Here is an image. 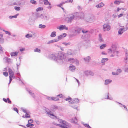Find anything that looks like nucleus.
I'll return each mask as SVG.
<instances>
[{"instance_id": "63", "label": "nucleus", "mask_w": 128, "mask_h": 128, "mask_svg": "<svg viewBox=\"0 0 128 128\" xmlns=\"http://www.w3.org/2000/svg\"><path fill=\"white\" fill-rule=\"evenodd\" d=\"M73 0H67L66 1V3L70 2V3H72V2Z\"/></svg>"}, {"instance_id": "1", "label": "nucleus", "mask_w": 128, "mask_h": 128, "mask_svg": "<svg viewBox=\"0 0 128 128\" xmlns=\"http://www.w3.org/2000/svg\"><path fill=\"white\" fill-rule=\"evenodd\" d=\"M64 56V54L61 52H59L58 54H50L48 56L49 58L54 60L56 62L59 64H61L63 63Z\"/></svg>"}, {"instance_id": "27", "label": "nucleus", "mask_w": 128, "mask_h": 128, "mask_svg": "<svg viewBox=\"0 0 128 128\" xmlns=\"http://www.w3.org/2000/svg\"><path fill=\"white\" fill-rule=\"evenodd\" d=\"M65 37V36H64L62 35H61L58 36V38L56 40V42L58 41L59 40L62 38H63Z\"/></svg>"}, {"instance_id": "43", "label": "nucleus", "mask_w": 128, "mask_h": 128, "mask_svg": "<svg viewBox=\"0 0 128 128\" xmlns=\"http://www.w3.org/2000/svg\"><path fill=\"white\" fill-rule=\"evenodd\" d=\"M58 107L57 106H52V110L53 111L55 110H56L58 108Z\"/></svg>"}, {"instance_id": "35", "label": "nucleus", "mask_w": 128, "mask_h": 128, "mask_svg": "<svg viewBox=\"0 0 128 128\" xmlns=\"http://www.w3.org/2000/svg\"><path fill=\"white\" fill-rule=\"evenodd\" d=\"M56 32H55L54 31L52 32L50 35L51 37H54L56 35Z\"/></svg>"}, {"instance_id": "31", "label": "nucleus", "mask_w": 128, "mask_h": 128, "mask_svg": "<svg viewBox=\"0 0 128 128\" xmlns=\"http://www.w3.org/2000/svg\"><path fill=\"white\" fill-rule=\"evenodd\" d=\"M50 17L49 15H46L44 14V20H48L49 19Z\"/></svg>"}, {"instance_id": "5", "label": "nucleus", "mask_w": 128, "mask_h": 128, "mask_svg": "<svg viewBox=\"0 0 128 128\" xmlns=\"http://www.w3.org/2000/svg\"><path fill=\"white\" fill-rule=\"evenodd\" d=\"M121 27L123 28H120L118 31V34L120 35L122 34L124 32L128 29V28L127 26L126 27H124V26H121Z\"/></svg>"}, {"instance_id": "11", "label": "nucleus", "mask_w": 128, "mask_h": 128, "mask_svg": "<svg viewBox=\"0 0 128 128\" xmlns=\"http://www.w3.org/2000/svg\"><path fill=\"white\" fill-rule=\"evenodd\" d=\"M122 70L120 69H117L116 71V72H112V74L113 75H118L119 74L121 73L122 72Z\"/></svg>"}, {"instance_id": "21", "label": "nucleus", "mask_w": 128, "mask_h": 128, "mask_svg": "<svg viewBox=\"0 0 128 128\" xmlns=\"http://www.w3.org/2000/svg\"><path fill=\"white\" fill-rule=\"evenodd\" d=\"M3 36V34L1 33H0V41L2 43H3L4 42V39Z\"/></svg>"}, {"instance_id": "45", "label": "nucleus", "mask_w": 128, "mask_h": 128, "mask_svg": "<svg viewBox=\"0 0 128 128\" xmlns=\"http://www.w3.org/2000/svg\"><path fill=\"white\" fill-rule=\"evenodd\" d=\"M14 8L17 11H19L20 9V8L19 6H15Z\"/></svg>"}, {"instance_id": "26", "label": "nucleus", "mask_w": 128, "mask_h": 128, "mask_svg": "<svg viewBox=\"0 0 128 128\" xmlns=\"http://www.w3.org/2000/svg\"><path fill=\"white\" fill-rule=\"evenodd\" d=\"M104 6V4L102 2L101 3L96 5V6L97 8H99L102 7Z\"/></svg>"}, {"instance_id": "28", "label": "nucleus", "mask_w": 128, "mask_h": 128, "mask_svg": "<svg viewBox=\"0 0 128 128\" xmlns=\"http://www.w3.org/2000/svg\"><path fill=\"white\" fill-rule=\"evenodd\" d=\"M22 117L23 118H30V115L28 114V113L26 112V115L23 116H22Z\"/></svg>"}, {"instance_id": "41", "label": "nucleus", "mask_w": 128, "mask_h": 128, "mask_svg": "<svg viewBox=\"0 0 128 128\" xmlns=\"http://www.w3.org/2000/svg\"><path fill=\"white\" fill-rule=\"evenodd\" d=\"M28 92L32 96L33 98H34L35 97L34 94V93H32V92H31V91L30 90H28Z\"/></svg>"}, {"instance_id": "47", "label": "nucleus", "mask_w": 128, "mask_h": 128, "mask_svg": "<svg viewBox=\"0 0 128 128\" xmlns=\"http://www.w3.org/2000/svg\"><path fill=\"white\" fill-rule=\"evenodd\" d=\"M43 10V8L42 7H39L36 10L37 12H38Z\"/></svg>"}, {"instance_id": "48", "label": "nucleus", "mask_w": 128, "mask_h": 128, "mask_svg": "<svg viewBox=\"0 0 128 128\" xmlns=\"http://www.w3.org/2000/svg\"><path fill=\"white\" fill-rule=\"evenodd\" d=\"M30 2L33 4H36V2L34 0H31L30 1Z\"/></svg>"}, {"instance_id": "23", "label": "nucleus", "mask_w": 128, "mask_h": 128, "mask_svg": "<svg viewBox=\"0 0 128 128\" xmlns=\"http://www.w3.org/2000/svg\"><path fill=\"white\" fill-rule=\"evenodd\" d=\"M78 122L77 120L76 117L74 118L71 120V122L72 123H76Z\"/></svg>"}, {"instance_id": "58", "label": "nucleus", "mask_w": 128, "mask_h": 128, "mask_svg": "<svg viewBox=\"0 0 128 128\" xmlns=\"http://www.w3.org/2000/svg\"><path fill=\"white\" fill-rule=\"evenodd\" d=\"M71 51L70 50H69L67 52V54L69 55H72V54L71 52Z\"/></svg>"}, {"instance_id": "53", "label": "nucleus", "mask_w": 128, "mask_h": 128, "mask_svg": "<svg viewBox=\"0 0 128 128\" xmlns=\"http://www.w3.org/2000/svg\"><path fill=\"white\" fill-rule=\"evenodd\" d=\"M71 106L72 108H73L74 109H75L77 110V108H78V106H74V105H72Z\"/></svg>"}, {"instance_id": "19", "label": "nucleus", "mask_w": 128, "mask_h": 128, "mask_svg": "<svg viewBox=\"0 0 128 128\" xmlns=\"http://www.w3.org/2000/svg\"><path fill=\"white\" fill-rule=\"evenodd\" d=\"M61 123L62 124H57L56 123H54V124L56 126H58L60 127L61 128H64L65 127V124H64L62 123Z\"/></svg>"}, {"instance_id": "6", "label": "nucleus", "mask_w": 128, "mask_h": 128, "mask_svg": "<svg viewBox=\"0 0 128 128\" xmlns=\"http://www.w3.org/2000/svg\"><path fill=\"white\" fill-rule=\"evenodd\" d=\"M58 122L60 123H62L63 124H65V127L64 128H68L67 126L68 127L70 126V125L68 123L66 122L65 120H63L61 119H60L58 120Z\"/></svg>"}, {"instance_id": "60", "label": "nucleus", "mask_w": 128, "mask_h": 128, "mask_svg": "<svg viewBox=\"0 0 128 128\" xmlns=\"http://www.w3.org/2000/svg\"><path fill=\"white\" fill-rule=\"evenodd\" d=\"M70 42H68L67 43H66V42H63L62 43V44H65L66 46H67L68 45H70Z\"/></svg>"}, {"instance_id": "2", "label": "nucleus", "mask_w": 128, "mask_h": 128, "mask_svg": "<svg viewBox=\"0 0 128 128\" xmlns=\"http://www.w3.org/2000/svg\"><path fill=\"white\" fill-rule=\"evenodd\" d=\"M25 4V2L22 0H16L13 1L12 3V5H16L18 6H24Z\"/></svg>"}, {"instance_id": "17", "label": "nucleus", "mask_w": 128, "mask_h": 128, "mask_svg": "<svg viewBox=\"0 0 128 128\" xmlns=\"http://www.w3.org/2000/svg\"><path fill=\"white\" fill-rule=\"evenodd\" d=\"M84 60L86 62H88L91 60V58L90 56H88L84 58Z\"/></svg>"}, {"instance_id": "14", "label": "nucleus", "mask_w": 128, "mask_h": 128, "mask_svg": "<svg viewBox=\"0 0 128 128\" xmlns=\"http://www.w3.org/2000/svg\"><path fill=\"white\" fill-rule=\"evenodd\" d=\"M76 68L72 64H70L69 67V70L72 72H74Z\"/></svg>"}, {"instance_id": "51", "label": "nucleus", "mask_w": 128, "mask_h": 128, "mask_svg": "<svg viewBox=\"0 0 128 128\" xmlns=\"http://www.w3.org/2000/svg\"><path fill=\"white\" fill-rule=\"evenodd\" d=\"M74 63L75 64L77 65H78L79 64L78 60L76 59H75Z\"/></svg>"}, {"instance_id": "4", "label": "nucleus", "mask_w": 128, "mask_h": 128, "mask_svg": "<svg viewBox=\"0 0 128 128\" xmlns=\"http://www.w3.org/2000/svg\"><path fill=\"white\" fill-rule=\"evenodd\" d=\"M112 52L114 55H116L118 56V54L119 53V52L117 50V48L116 46L114 44H112Z\"/></svg>"}, {"instance_id": "24", "label": "nucleus", "mask_w": 128, "mask_h": 128, "mask_svg": "<svg viewBox=\"0 0 128 128\" xmlns=\"http://www.w3.org/2000/svg\"><path fill=\"white\" fill-rule=\"evenodd\" d=\"M112 82V80H110L106 79L105 80L104 84L106 85H107L111 82Z\"/></svg>"}, {"instance_id": "9", "label": "nucleus", "mask_w": 128, "mask_h": 128, "mask_svg": "<svg viewBox=\"0 0 128 128\" xmlns=\"http://www.w3.org/2000/svg\"><path fill=\"white\" fill-rule=\"evenodd\" d=\"M70 16L67 18H68V23H71L72 21V20L74 19L75 16L73 14H71L70 15Z\"/></svg>"}, {"instance_id": "34", "label": "nucleus", "mask_w": 128, "mask_h": 128, "mask_svg": "<svg viewBox=\"0 0 128 128\" xmlns=\"http://www.w3.org/2000/svg\"><path fill=\"white\" fill-rule=\"evenodd\" d=\"M46 26L44 25H42L41 24H39L38 28H40L43 29L44 28L46 27Z\"/></svg>"}, {"instance_id": "30", "label": "nucleus", "mask_w": 128, "mask_h": 128, "mask_svg": "<svg viewBox=\"0 0 128 128\" xmlns=\"http://www.w3.org/2000/svg\"><path fill=\"white\" fill-rule=\"evenodd\" d=\"M19 15L18 14H17L15 15L14 16H10L8 18L10 19H12L14 18H17V16H18Z\"/></svg>"}, {"instance_id": "25", "label": "nucleus", "mask_w": 128, "mask_h": 128, "mask_svg": "<svg viewBox=\"0 0 128 128\" xmlns=\"http://www.w3.org/2000/svg\"><path fill=\"white\" fill-rule=\"evenodd\" d=\"M3 100L6 102H7V100L8 101V102L9 104H11V101L10 100L9 98H7V99H6L4 98L3 99Z\"/></svg>"}, {"instance_id": "10", "label": "nucleus", "mask_w": 128, "mask_h": 128, "mask_svg": "<svg viewBox=\"0 0 128 128\" xmlns=\"http://www.w3.org/2000/svg\"><path fill=\"white\" fill-rule=\"evenodd\" d=\"M84 73L85 75L87 76L88 75L93 76L94 75V74L92 72L88 70L85 71Z\"/></svg>"}, {"instance_id": "39", "label": "nucleus", "mask_w": 128, "mask_h": 128, "mask_svg": "<svg viewBox=\"0 0 128 128\" xmlns=\"http://www.w3.org/2000/svg\"><path fill=\"white\" fill-rule=\"evenodd\" d=\"M108 60V58H102L101 61V62L102 63H104L105 62H106Z\"/></svg>"}, {"instance_id": "62", "label": "nucleus", "mask_w": 128, "mask_h": 128, "mask_svg": "<svg viewBox=\"0 0 128 128\" xmlns=\"http://www.w3.org/2000/svg\"><path fill=\"white\" fill-rule=\"evenodd\" d=\"M108 52L109 53H111L112 52V49H109L108 50Z\"/></svg>"}, {"instance_id": "22", "label": "nucleus", "mask_w": 128, "mask_h": 128, "mask_svg": "<svg viewBox=\"0 0 128 128\" xmlns=\"http://www.w3.org/2000/svg\"><path fill=\"white\" fill-rule=\"evenodd\" d=\"M116 102L118 103L119 104H120V107L121 108L124 107V108H123V109H125L127 111H128V109H127L125 105L122 104H121V103L120 102Z\"/></svg>"}, {"instance_id": "20", "label": "nucleus", "mask_w": 128, "mask_h": 128, "mask_svg": "<svg viewBox=\"0 0 128 128\" xmlns=\"http://www.w3.org/2000/svg\"><path fill=\"white\" fill-rule=\"evenodd\" d=\"M72 102H71V103H72L77 104L79 102V100L78 98H75L74 99L72 100Z\"/></svg>"}, {"instance_id": "16", "label": "nucleus", "mask_w": 128, "mask_h": 128, "mask_svg": "<svg viewBox=\"0 0 128 128\" xmlns=\"http://www.w3.org/2000/svg\"><path fill=\"white\" fill-rule=\"evenodd\" d=\"M18 53L17 52H11L10 54L11 56H16L18 55Z\"/></svg>"}, {"instance_id": "42", "label": "nucleus", "mask_w": 128, "mask_h": 128, "mask_svg": "<svg viewBox=\"0 0 128 128\" xmlns=\"http://www.w3.org/2000/svg\"><path fill=\"white\" fill-rule=\"evenodd\" d=\"M83 44V42H79L78 44V48H80L82 46Z\"/></svg>"}, {"instance_id": "36", "label": "nucleus", "mask_w": 128, "mask_h": 128, "mask_svg": "<svg viewBox=\"0 0 128 128\" xmlns=\"http://www.w3.org/2000/svg\"><path fill=\"white\" fill-rule=\"evenodd\" d=\"M81 30V28H76L75 29V31L76 33H78L80 32Z\"/></svg>"}, {"instance_id": "54", "label": "nucleus", "mask_w": 128, "mask_h": 128, "mask_svg": "<svg viewBox=\"0 0 128 128\" xmlns=\"http://www.w3.org/2000/svg\"><path fill=\"white\" fill-rule=\"evenodd\" d=\"M33 122V120L32 119H30L28 120V124H32Z\"/></svg>"}, {"instance_id": "64", "label": "nucleus", "mask_w": 128, "mask_h": 128, "mask_svg": "<svg viewBox=\"0 0 128 128\" xmlns=\"http://www.w3.org/2000/svg\"><path fill=\"white\" fill-rule=\"evenodd\" d=\"M11 77H12V76H9L10 81H9V82L8 84V85L11 82L12 80V78Z\"/></svg>"}, {"instance_id": "32", "label": "nucleus", "mask_w": 128, "mask_h": 128, "mask_svg": "<svg viewBox=\"0 0 128 128\" xmlns=\"http://www.w3.org/2000/svg\"><path fill=\"white\" fill-rule=\"evenodd\" d=\"M4 59L6 61L9 63L11 62V59L5 57L4 58Z\"/></svg>"}, {"instance_id": "12", "label": "nucleus", "mask_w": 128, "mask_h": 128, "mask_svg": "<svg viewBox=\"0 0 128 128\" xmlns=\"http://www.w3.org/2000/svg\"><path fill=\"white\" fill-rule=\"evenodd\" d=\"M60 30H62L64 29H65L66 30H68V28L66 27L65 25H60V27L58 28Z\"/></svg>"}, {"instance_id": "29", "label": "nucleus", "mask_w": 128, "mask_h": 128, "mask_svg": "<svg viewBox=\"0 0 128 128\" xmlns=\"http://www.w3.org/2000/svg\"><path fill=\"white\" fill-rule=\"evenodd\" d=\"M99 38L98 40L100 42H103V40L102 38V34H99Z\"/></svg>"}, {"instance_id": "7", "label": "nucleus", "mask_w": 128, "mask_h": 128, "mask_svg": "<svg viewBox=\"0 0 128 128\" xmlns=\"http://www.w3.org/2000/svg\"><path fill=\"white\" fill-rule=\"evenodd\" d=\"M103 28L104 31H108L110 29V26L108 24H105L103 26Z\"/></svg>"}, {"instance_id": "55", "label": "nucleus", "mask_w": 128, "mask_h": 128, "mask_svg": "<svg viewBox=\"0 0 128 128\" xmlns=\"http://www.w3.org/2000/svg\"><path fill=\"white\" fill-rule=\"evenodd\" d=\"M44 14H41L40 16H39V17L42 19H44Z\"/></svg>"}, {"instance_id": "46", "label": "nucleus", "mask_w": 128, "mask_h": 128, "mask_svg": "<svg viewBox=\"0 0 128 128\" xmlns=\"http://www.w3.org/2000/svg\"><path fill=\"white\" fill-rule=\"evenodd\" d=\"M32 35L31 34H27L25 36L26 37V38H29L30 37H32Z\"/></svg>"}, {"instance_id": "38", "label": "nucleus", "mask_w": 128, "mask_h": 128, "mask_svg": "<svg viewBox=\"0 0 128 128\" xmlns=\"http://www.w3.org/2000/svg\"><path fill=\"white\" fill-rule=\"evenodd\" d=\"M75 59L73 58H70L68 60L70 62L72 63H74Z\"/></svg>"}, {"instance_id": "50", "label": "nucleus", "mask_w": 128, "mask_h": 128, "mask_svg": "<svg viewBox=\"0 0 128 128\" xmlns=\"http://www.w3.org/2000/svg\"><path fill=\"white\" fill-rule=\"evenodd\" d=\"M71 99H72V98L69 97L68 98H66V99H65V100H66V101H68L69 102H70V101L72 100H71Z\"/></svg>"}, {"instance_id": "59", "label": "nucleus", "mask_w": 128, "mask_h": 128, "mask_svg": "<svg viewBox=\"0 0 128 128\" xmlns=\"http://www.w3.org/2000/svg\"><path fill=\"white\" fill-rule=\"evenodd\" d=\"M3 74L4 75L6 76H7L8 75V73L7 72H4L3 73Z\"/></svg>"}, {"instance_id": "61", "label": "nucleus", "mask_w": 128, "mask_h": 128, "mask_svg": "<svg viewBox=\"0 0 128 128\" xmlns=\"http://www.w3.org/2000/svg\"><path fill=\"white\" fill-rule=\"evenodd\" d=\"M49 6L47 7L46 8L50 10L52 7V6H51V4H50V5H48Z\"/></svg>"}, {"instance_id": "40", "label": "nucleus", "mask_w": 128, "mask_h": 128, "mask_svg": "<svg viewBox=\"0 0 128 128\" xmlns=\"http://www.w3.org/2000/svg\"><path fill=\"white\" fill-rule=\"evenodd\" d=\"M106 44H104L101 45L100 47V48L101 49H104V48L106 47Z\"/></svg>"}, {"instance_id": "13", "label": "nucleus", "mask_w": 128, "mask_h": 128, "mask_svg": "<svg viewBox=\"0 0 128 128\" xmlns=\"http://www.w3.org/2000/svg\"><path fill=\"white\" fill-rule=\"evenodd\" d=\"M34 21L32 18L30 17L28 20V24L30 25H33L34 24Z\"/></svg>"}, {"instance_id": "52", "label": "nucleus", "mask_w": 128, "mask_h": 128, "mask_svg": "<svg viewBox=\"0 0 128 128\" xmlns=\"http://www.w3.org/2000/svg\"><path fill=\"white\" fill-rule=\"evenodd\" d=\"M34 126V124H28L26 125V126L28 127H29L30 126L32 127L33 126Z\"/></svg>"}, {"instance_id": "37", "label": "nucleus", "mask_w": 128, "mask_h": 128, "mask_svg": "<svg viewBox=\"0 0 128 128\" xmlns=\"http://www.w3.org/2000/svg\"><path fill=\"white\" fill-rule=\"evenodd\" d=\"M54 42H56V39H54V40H52L49 41L48 42L47 44H49Z\"/></svg>"}, {"instance_id": "44", "label": "nucleus", "mask_w": 128, "mask_h": 128, "mask_svg": "<svg viewBox=\"0 0 128 128\" xmlns=\"http://www.w3.org/2000/svg\"><path fill=\"white\" fill-rule=\"evenodd\" d=\"M34 52H38L39 53H40L41 52L40 50L38 48L35 49L34 50Z\"/></svg>"}, {"instance_id": "15", "label": "nucleus", "mask_w": 128, "mask_h": 128, "mask_svg": "<svg viewBox=\"0 0 128 128\" xmlns=\"http://www.w3.org/2000/svg\"><path fill=\"white\" fill-rule=\"evenodd\" d=\"M8 72L10 74L9 76H12L13 77L14 73L12 70L10 68H8Z\"/></svg>"}, {"instance_id": "49", "label": "nucleus", "mask_w": 128, "mask_h": 128, "mask_svg": "<svg viewBox=\"0 0 128 128\" xmlns=\"http://www.w3.org/2000/svg\"><path fill=\"white\" fill-rule=\"evenodd\" d=\"M52 100H54V101H57L58 100H59V99L57 98H54L52 97Z\"/></svg>"}, {"instance_id": "57", "label": "nucleus", "mask_w": 128, "mask_h": 128, "mask_svg": "<svg viewBox=\"0 0 128 128\" xmlns=\"http://www.w3.org/2000/svg\"><path fill=\"white\" fill-rule=\"evenodd\" d=\"M83 124L84 126L86 127L87 128H92L88 125V124Z\"/></svg>"}, {"instance_id": "8", "label": "nucleus", "mask_w": 128, "mask_h": 128, "mask_svg": "<svg viewBox=\"0 0 128 128\" xmlns=\"http://www.w3.org/2000/svg\"><path fill=\"white\" fill-rule=\"evenodd\" d=\"M95 20L94 16H91L88 17L86 19V21L90 22H94Z\"/></svg>"}, {"instance_id": "33", "label": "nucleus", "mask_w": 128, "mask_h": 128, "mask_svg": "<svg viewBox=\"0 0 128 128\" xmlns=\"http://www.w3.org/2000/svg\"><path fill=\"white\" fill-rule=\"evenodd\" d=\"M44 4L46 5H50V3L48 1V0H43Z\"/></svg>"}, {"instance_id": "3", "label": "nucleus", "mask_w": 128, "mask_h": 128, "mask_svg": "<svg viewBox=\"0 0 128 128\" xmlns=\"http://www.w3.org/2000/svg\"><path fill=\"white\" fill-rule=\"evenodd\" d=\"M47 114H48V116L51 118L56 119L57 118V117L55 116L53 114L52 112L50 111L48 109H46V110Z\"/></svg>"}, {"instance_id": "56", "label": "nucleus", "mask_w": 128, "mask_h": 128, "mask_svg": "<svg viewBox=\"0 0 128 128\" xmlns=\"http://www.w3.org/2000/svg\"><path fill=\"white\" fill-rule=\"evenodd\" d=\"M3 31H4L5 32V33L6 34H8L9 35H11V34L9 32L5 30H3Z\"/></svg>"}, {"instance_id": "18", "label": "nucleus", "mask_w": 128, "mask_h": 128, "mask_svg": "<svg viewBox=\"0 0 128 128\" xmlns=\"http://www.w3.org/2000/svg\"><path fill=\"white\" fill-rule=\"evenodd\" d=\"M125 56L124 58V60H128V51L126 50H125Z\"/></svg>"}]
</instances>
